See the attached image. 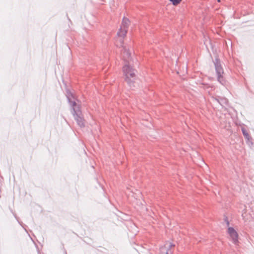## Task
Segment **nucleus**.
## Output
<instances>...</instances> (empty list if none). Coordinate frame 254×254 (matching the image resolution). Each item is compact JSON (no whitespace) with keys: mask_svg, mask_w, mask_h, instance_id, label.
<instances>
[{"mask_svg":"<svg viewBox=\"0 0 254 254\" xmlns=\"http://www.w3.org/2000/svg\"><path fill=\"white\" fill-rule=\"evenodd\" d=\"M123 72L125 76V80L128 82L135 77L134 70L128 64H126L124 66Z\"/></svg>","mask_w":254,"mask_h":254,"instance_id":"nucleus-1","label":"nucleus"},{"mask_svg":"<svg viewBox=\"0 0 254 254\" xmlns=\"http://www.w3.org/2000/svg\"><path fill=\"white\" fill-rule=\"evenodd\" d=\"M175 246L173 242H167L160 249L159 254H173V251Z\"/></svg>","mask_w":254,"mask_h":254,"instance_id":"nucleus-2","label":"nucleus"},{"mask_svg":"<svg viewBox=\"0 0 254 254\" xmlns=\"http://www.w3.org/2000/svg\"><path fill=\"white\" fill-rule=\"evenodd\" d=\"M227 232L233 241V243L237 244L238 242L239 235L237 231L232 227L228 228Z\"/></svg>","mask_w":254,"mask_h":254,"instance_id":"nucleus-3","label":"nucleus"},{"mask_svg":"<svg viewBox=\"0 0 254 254\" xmlns=\"http://www.w3.org/2000/svg\"><path fill=\"white\" fill-rule=\"evenodd\" d=\"M216 70L218 74V80L220 83L223 84L224 80L222 75V74L223 73V69L221 67H217Z\"/></svg>","mask_w":254,"mask_h":254,"instance_id":"nucleus-4","label":"nucleus"},{"mask_svg":"<svg viewBox=\"0 0 254 254\" xmlns=\"http://www.w3.org/2000/svg\"><path fill=\"white\" fill-rule=\"evenodd\" d=\"M122 56L125 60H128L130 56V53L126 49H124L122 52Z\"/></svg>","mask_w":254,"mask_h":254,"instance_id":"nucleus-5","label":"nucleus"},{"mask_svg":"<svg viewBox=\"0 0 254 254\" xmlns=\"http://www.w3.org/2000/svg\"><path fill=\"white\" fill-rule=\"evenodd\" d=\"M76 121L79 126L80 127L84 126V120L82 117L77 116L76 118Z\"/></svg>","mask_w":254,"mask_h":254,"instance_id":"nucleus-6","label":"nucleus"},{"mask_svg":"<svg viewBox=\"0 0 254 254\" xmlns=\"http://www.w3.org/2000/svg\"><path fill=\"white\" fill-rule=\"evenodd\" d=\"M126 33H127V30L125 28H124V29L121 28L120 29L119 31L118 32V35L120 37H124V36H126Z\"/></svg>","mask_w":254,"mask_h":254,"instance_id":"nucleus-7","label":"nucleus"},{"mask_svg":"<svg viewBox=\"0 0 254 254\" xmlns=\"http://www.w3.org/2000/svg\"><path fill=\"white\" fill-rule=\"evenodd\" d=\"M169 1L172 3L173 5L177 6L181 3L182 0H169Z\"/></svg>","mask_w":254,"mask_h":254,"instance_id":"nucleus-8","label":"nucleus"},{"mask_svg":"<svg viewBox=\"0 0 254 254\" xmlns=\"http://www.w3.org/2000/svg\"><path fill=\"white\" fill-rule=\"evenodd\" d=\"M243 134L245 136V137L246 138H247L248 139H249L250 137L249 134L248 132H247L246 131H245L244 130H243Z\"/></svg>","mask_w":254,"mask_h":254,"instance_id":"nucleus-9","label":"nucleus"},{"mask_svg":"<svg viewBox=\"0 0 254 254\" xmlns=\"http://www.w3.org/2000/svg\"><path fill=\"white\" fill-rule=\"evenodd\" d=\"M220 1V0H218V1Z\"/></svg>","mask_w":254,"mask_h":254,"instance_id":"nucleus-10","label":"nucleus"}]
</instances>
